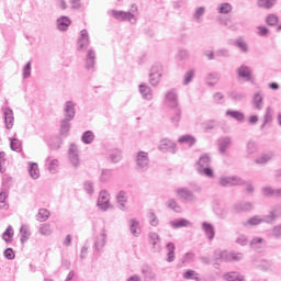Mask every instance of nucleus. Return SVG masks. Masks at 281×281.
Here are the masks:
<instances>
[{"instance_id": "f03ea898", "label": "nucleus", "mask_w": 281, "mask_h": 281, "mask_svg": "<svg viewBox=\"0 0 281 281\" xmlns=\"http://www.w3.org/2000/svg\"><path fill=\"white\" fill-rule=\"evenodd\" d=\"M150 168V158H148V153L138 151L136 154V170L137 172H146Z\"/></svg>"}, {"instance_id": "5fc2aeb1", "label": "nucleus", "mask_w": 281, "mask_h": 281, "mask_svg": "<svg viewBox=\"0 0 281 281\" xmlns=\"http://www.w3.org/2000/svg\"><path fill=\"white\" fill-rule=\"evenodd\" d=\"M196 276H199V273H196V271H194L192 269H189V270L184 271L182 278L184 280H196V281H199L200 279Z\"/></svg>"}, {"instance_id": "338daca9", "label": "nucleus", "mask_w": 281, "mask_h": 281, "mask_svg": "<svg viewBox=\"0 0 281 281\" xmlns=\"http://www.w3.org/2000/svg\"><path fill=\"white\" fill-rule=\"evenodd\" d=\"M49 218V212L47 209H40L37 213V221H47Z\"/></svg>"}, {"instance_id": "09e8293b", "label": "nucleus", "mask_w": 281, "mask_h": 281, "mask_svg": "<svg viewBox=\"0 0 281 281\" xmlns=\"http://www.w3.org/2000/svg\"><path fill=\"white\" fill-rule=\"evenodd\" d=\"M273 122V115L271 114V108H267L266 114L263 116V123L260 126V130L262 131L267 124H271Z\"/></svg>"}, {"instance_id": "c756f323", "label": "nucleus", "mask_w": 281, "mask_h": 281, "mask_svg": "<svg viewBox=\"0 0 281 281\" xmlns=\"http://www.w3.org/2000/svg\"><path fill=\"white\" fill-rule=\"evenodd\" d=\"M223 280L226 281H245V276L240 274L239 272H226L223 274Z\"/></svg>"}, {"instance_id": "9b49d317", "label": "nucleus", "mask_w": 281, "mask_h": 281, "mask_svg": "<svg viewBox=\"0 0 281 281\" xmlns=\"http://www.w3.org/2000/svg\"><path fill=\"white\" fill-rule=\"evenodd\" d=\"M159 150H161V153H171V155H175V153H177V143L168 138L161 139Z\"/></svg>"}, {"instance_id": "aec40b11", "label": "nucleus", "mask_w": 281, "mask_h": 281, "mask_svg": "<svg viewBox=\"0 0 281 281\" xmlns=\"http://www.w3.org/2000/svg\"><path fill=\"white\" fill-rule=\"evenodd\" d=\"M169 225L172 229H181V227H191L192 222L187 218L180 217L178 220L170 221Z\"/></svg>"}, {"instance_id": "e2e57ef3", "label": "nucleus", "mask_w": 281, "mask_h": 281, "mask_svg": "<svg viewBox=\"0 0 281 281\" xmlns=\"http://www.w3.org/2000/svg\"><path fill=\"white\" fill-rule=\"evenodd\" d=\"M274 3L276 0H258L259 8H266V10L273 8Z\"/></svg>"}, {"instance_id": "9d476101", "label": "nucleus", "mask_w": 281, "mask_h": 281, "mask_svg": "<svg viewBox=\"0 0 281 281\" xmlns=\"http://www.w3.org/2000/svg\"><path fill=\"white\" fill-rule=\"evenodd\" d=\"M91 45V40L89 38V32L83 29L80 31V35L78 37V52H82V49H87Z\"/></svg>"}, {"instance_id": "49530a36", "label": "nucleus", "mask_w": 281, "mask_h": 281, "mask_svg": "<svg viewBox=\"0 0 281 281\" xmlns=\"http://www.w3.org/2000/svg\"><path fill=\"white\" fill-rule=\"evenodd\" d=\"M210 155L203 154L200 159L198 160V170L201 168H207L210 167Z\"/></svg>"}, {"instance_id": "4468645a", "label": "nucleus", "mask_w": 281, "mask_h": 281, "mask_svg": "<svg viewBox=\"0 0 281 281\" xmlns=\"http://www.w3.org/2000/svg\"><path fill=\"white\" fill-rule=\"evenodd\" d=\"M76 117V103L74 101H66L64 106V120L71 122Z\"/></svg>"}, {"instance_id": "393cba45", "label": "nucleus", "mask_w": 281, "mask_h": 281, "mask_svg": "<svg viewBox=\"0 0 281 281\" xmlns=\"http://www.w3.org/2000/svg\"><path fill=\"white\" fill-rule=\"evenodd\" d=\"M202 229L209 240H214V237L216 236V231H214V225H212V223L203 222Z\"/></svg>"}, {"instance_id": "1a4fd4ad", "label": "nucleus", "mask_w": 281, "mask_h": 281, "mask_svg": "<svg viewBox=\"0 0 281 281\" xmlns=\"http://www.w3.org/2000/svg\"><path fill=\"white\" fill-rule=\"evenodd\" d=\"M4 126L7 131H10L14 126V111L10 106L2 108Z\"/></svg>"}, {"instance_id": "bb28decb", "label": "nucleus", "mask_w": 281, "mask_h": 281, "mask_svg": "<svg viewBox=\"0 0 281 281\" xmlns=\"http://www.w3.org/2000/svg\"><path fill=\"white\" fill-rule=\"evenodd\" d=\"M20 243L22 245H25V243H27V240H30V236H32V232L30 231V226L23 224L20 227Z\"/></svg>"}, {"instance_id": "6e6d98bb", "label": "nucleus", "mask_w": 281, "mask_h": 281, "mask_svg": "<svg viewBox=\"0 0 281 281\" xmlns=\"http://www.w3.org/2000/svg\"><path fill=\"white\" fill-rule=\"evenodd\" d=\"M149 238H150V243H151L154 249L159 250L160 249V247H159V240H160L159 235L157 233H149Z\"/></svg>"}, {"instance_id": "a19ab883", "label": "nucleus", "mask_w": 281, "mask_h": 281, "mask_svg": "<svg viewBox=\"0 0 281 281\" xmlns=\"http://www.w3.org/2000/svg\"><path fill=\"white\" fill-rule=\"evenodd\" d=\"M167 248V262H175V249H177V247L175 246V243L169 241L166 245Z\"/></svg>"}, {"instance_id": "a878e982", "label": "nucleus", "mask_w": 281, "mask_h": 281, "mask_svg": "<svg viewBox=\"0 0 281 281\" xmlns=\"http://www.w3.org/2000/svg\"><path fill=\"white\" fill-rule=\"evenodd\" d=\"M254 267H257V269H261V271H269L271 269V261L258 258L252 260Z\"/></svg>"}, {"instance_id": "0eeeda50", "label": "nucleus", "mask_w": 281, "mask_h": 281, "mask_svg": "<svg viewBox=\"0 0 281 281\" xmlns=\"http://www.w3.org/2000/svg\"><path fill=\"white\" fill-rule=\"evenodd\" d=\"M247 182L243 180V178L238 176H231V177H222L220 179V186L222 188H227L228 186H246Z\"/></svg>"}, {"instance_id": "6ab92c4d", "label": "nucleus", "mask_w": 281, "mask_h": 281, "mask_svg": "<svg viewBox=\"0 0 281 281\" xmlns=\"http://www.w3.org/2000/svg\"><path fill=\"white\" fill-rule=\"evenodd\" d=\"M56 23L59 32H67V30H69V25H71V19L67 15H61L57 19Z\"/></svg>"}, {"instance_id": "c9c22d12", "label": "nucleus", "mask_w": 281, "mask_h": 281, "mask_svg": "<svg viewBox=\"0 0 281 281\" xmlns=\"http://www.w3.org/2000/svg\"><path fill=\"white\" fill-rule=\"evenodd\" d=\"M94 139H95V134H93V132L90 130L83 132L81 135L82 144H86V145L93 144Z\"/></svg>"}, {"instance_id": "58836bf2", "label": "nucleus", "mask_w": 281, "mask_h": 281, "mask_svg": "<svg viewBox=\"0 0 281 281\" xmlns=\"http://www.w3.org/2000/svg\"><path fill=\"white\" fill-rule=\"evenodd\" d=\"M113 179V169H102L99 181L101 183H106Z\"/></svg>"}, {"instance_id": "ddd939ff", "label": "nucleus", "mask_w": 281, "mask_h": 281, "mask_svg": "<svg viewBox=\"0 0 281 281\" xmlns=\"http://www.w3.org/2000/svg\"><path fill=\"white\" fill-rule=\"evenodd\" d=\"M261 223H267L269 225V221L267 220V215H255L248 218L246 222H243L244 227H256L257 225H261Z\"/></svg>"}, {"instance_id": "774afa93", "label": "nucleus", "mask_w": 281, "mask_h": 281, "mask_svg": "<svg viewBox=\"0 0 281 281\" xmlns=\"http://www.w3.org/2000/svg\"><path fill=\"white\" fill-rule=\"evenodd\" d=\"M278 21H279V19H278V15H276V14H269L266 18V23H267V25H270V26L277 25Z\"/></svg>"}, {"instance_id": "f704fd0d", "label": "nucleus", "mask_w": 281, "mask_h": 281, "mask_svg": "<svg viewBox=\"0 0 281 281\" xmlns=\"http://www.w3.org/2000/svg\"><path fill=\"white\" fill-rule=\"evenodd\" d=\"M178 144H188V146H194L196 138L190 134L182 135L178 138Z\"/></svg>"}, {"instance_id": "79ce46f5", "label": "nucleus", "mask_w": 281, "mask_h": 281, "mask_svg": "<svg viewBox=\"0 0 281 281\" xmlns=\"http://www.w3.org/2000/svg\"><path fill=\"white\" fill-rule=\"evenodd\" d=\"M173 111V114L171 115L170 120L171 123L175 124V126H179V122H181V108H171Z\"/></svg>"}, {"instance_id": "f8f14e48", "label": "nucleus", "mask_w": 281, "mask_h": 281, "mask_svg": "<svg viewBox=\"0 0 281 281\" xmlns=\"http://www.w3.org/2000/svg\"><path fill=\"white\" fill-rule=\"evenodd\" d=\"M165 104L169 109L179 108V100L177 99V92L175 90H169L165 95Z\"/></svg>"}, {"instance_id": "69168bd1", "label": "nucleus", "mask_w": 281, "mask_h": 281, "mask_svg": "<svg viewBox=\"0 0 281 281\" xmlns=\"http://www.w3.org/2000/svg\"><path fill=\"white\" fill-rule=\"evenodd\" d=\"M215 56H217L218 58H229L232 54H229V49L227 48H220L215 52Z\"/></svg>"}, {"instance_id": "3c124183", "label": "nucleus", "mask_w": 281, "mask_h": 281, "mask_svg": "<svg viewBox=\"0 0 281 281\" xmlns=\"http://www.w3.org/2000/svg\"><path fill=\"white\" fill-rule=\"evenodd\" d=\"M231 100H235V102H240V100H245L247 98V94L243 92H238L236 90H233L228 93Z\"/></svg>"}, {"instance_id": "37998d69", "label": "nucleus", "mask_w": 281, "mask_h": 281, "mask_svg": "<svg viewBox=\"0 0 281 281\" xmlns=\"http://www.w3.org/2000/svg\"><path fill=\"white\" fill-rule=\"evenodd\" d=\"M116 201L120 205V210H125L126 207V202L128 201V199L126 198V192L125 191H120L116 195Z\"/></svg>"}, {"instance_id": "dca6fc26", "label": "nucleus", "mask_w": 281, "mask_h": 281, "mask_svg": "<svg viewBox=\"0 0 281 281\" xmlns=\"http://www.w3.org/2000/svg\"><path fill=\"white\" fill-rule=\"evenodd\" d=\"M280 216H281V204H277L269 211V214L266 215V218L268 220V225L276 223V221H278Z\"/></svg>"}, {"instance_id": "473e14b6", "label": "nucleus", "mask_w": 281, "mask_h": 281, "mask_svg": "<svg viewBox=\"0 0 281 281\" xmlns=\"http://www.w3.org/2000/svg\"><path fill=\"white\" fill-rule=\"evenodd\" d=\"M139 93L143 95L144 100H153V90L146 83L139 85Z\"/></svg>"}, {"instance_id": "2f4dec72", "label": "nucleus", "mask_w": 281, "mask_h": 281, "mask_svg": "<svg viewBox=\"0 0 281 281\" xmlns=\"http://www.w3.org/2000/svg\"><path fill=\"white\" fill-rule=\"evenodd\" d=\"M263 196H274V199H281V189H273L271 187H265L262 189Z\"/></svg>"}, {"instance_id": "a211bd4d", "label": "nucleus", "mask_w": 281, "mask_h": 281, "mask_svg": "<svg viewBox=\"0 0 281 281\" xmlns=\"http://www.w3.org/2000/svg\"><path fill=\"white\" fill-rule=\"evenodd\" d=\"M140 273L143 274L144 281H157V274H155L148 265L142 266Z\"/></svg>"}, {"instance_id": "f3484780", "label": "nucleus", "mask_w": 281, "mask_h": 281, "mask_svg": "<svg viewBox=\"0 0 281 281\" xmlns=\"http://www.w3.org/2000/svg\"><path fill=\"white\" fill-rule=\"evenodd\" d=\"M237 76L238 78H243L246 82H250L252 75L251 68L247 65H241L237 68Z\"/></svg>"}, {"instance_id": "4be33fe9", "label": "nucleus", "mask_w": 281, "mask_h": 281, "mask_svg": "<svg viewBox=\"0 0 281 281\" xmlns=\"http://www.w3.org/2000/svg\"><path fill=\"white\" fill-rule=\"evenodd\" d=\"M232 146V137L223 136L218 139V151L220 155H225L227 153V148Z\"/></svg>"}, {"instance_id": "8fccbe9b", "label": "nucleus", "mask_w": 281, "mask_h": 281, "mask_svg": "<svg viewBox=\"0 0 281 281\" xmlns=\"http://www.w3.org/2000/svg\"><path fill=\"white\" fill-rule=\"evenodd\" d=\"M167 207H169V210H172L177 214H180L181 212V205H179V203L175 199H169L167 201Z\"/></svg>"}, {"instance_id": "f257e3e1", "label": "nucleus", "mask_w": 281, "mask_h": 281, "mask_svg": "<svg viewBox=\"0 0 281 281\" xmlns=\"http://www.w3.org/2000/svg\"><path fill=\"white\" fill-rule=\"evenodd\" d=\"M109 16H113L116 21H128L131 25H135L137 23V16L133 14L131 11H117L115 9L108 11Z\"/></svg>"}, {"instance_id": "ea45409f", "label": "nucleus", "mask_w": 281, "mask_h": 281, "mask_svg": "<svg viewBox=\"0 0 281 281\" xmlns=\"http://www.w3.org/2000/svg\"><path fill=\"white\" fill-rule=\"evenodd\" d=\"M29 175L31 179H38V177H41V171L38 170V164L36 162L29 164Z\"/></svg>"}, {"instance_id": "c85d7f7f", "label": "nucleus", "mask_w": 281, "mask_h": 281, "mask_svg": "<svg viewBox=\"0 0 281 281\" xmlns=\"http://www.w3.org/2000/svg\"><path fill=\"white\" fill-rule=\"evenodd\" d=\"M130 232L132 235H134L135 238L139 237V234H142V227L139 226V222L135 218H132L130 221Z\"/></svg>"}, {"instance_id": "052dcab7", "label": "nucleus", "mask_w": 281, "mask_h": 281, "mask_svg": "<svg viewBox=\"0 0 281 281\" xmlns=\"http://www.w3.org/2000/svg\"><path fill=\"white\" fill-rule=\"evenodd\" d=\"M198 172L200 175H204V177H209L210 179H212V177H214V170L211 167H202V168L198 169Z\"/></svg>"}, {"instance_id": "de8ad7c7", "label": "nucleus", "mask_w": 281, "mask_h": 281, "mask_svg": "<svg viewBox=\"0 0 281 281\" xmlns=\"http://www.w3.org/2000/svg\"><path fill=\"white\" fill-rule=\"evenodd\" d=\"M265 243V239L262 237H255L250 241L251 249H255V251H260L262 249V244Z\"/></svg>"}, {"instance_id": "b1692460", "label": "nucleus", "mask_w": 281, "mask_h": 281, "mask_svg": "<svg viewBox=\"0 0 281 281\" xmlns=\"http://www.w3.org/2000/svg\"><path fill=\"white\" fill-rule=\"evenodd\" d=\"M252 106L256 111H262V106H265V97H262V92H256L252 95Z\"/></svg>"}, {"instance_id": "e433bc0d", "label": "nucleus", "mask_w": 281, "mask_h": 281, "mask_svg": "<svg viewBox=\"0 0 281 281\" xmlns=\"http://www.w3.org/2000/svg\"><path fill=\"white\" fill-rule=\"evenodd\" d=\"M226 115L233 117V120H236L237 122H244L245 120V113L238 110H227Z\"/></svg>"}, {"instance_id": "bf43d9fd", "label": "nucleus", "mask_w": 281, "mask_h": 281, "mask_svg": "<svg viewBox=\"0 0 281 281\" xmlns=\"http://www.w3.org/2000/svg\"><path fill=\"white\" fill-rule=\"evenodd\" d=\"M149 225H151V227H157L159 225V218H157V215L155 214L154 210L149 211Z\"/></svg>"}, {"instance_id": "423d86ee", "label": "nucleus", "mask_w": 281, "mask_h": 281, "mask_svg": "<svg viewBox=\"0 0 281 281\" xmlns=\"http://www.w3.org/2000/svg\"><path fill=\"white\" fill-rule=\"evenodd\" d=\"M68 158L72 167L80 168V154L77 144H70L68 149Z\"/></svg>"}, {"instance_id": "cd10ccee", "label": "nucleus", "mask_w": 281, "mask_h": 281, "mask_svg": "<svg viewBox=\"0 0 281 281\" xmlns=\"http://www.w3.org/2000/svg\"><path fill=\"white\" fill-rule=\"evenodd\" d=\"M273 157H276V154L273 151L262 154L260 157H258L255 160V164H257L259 166H265V164H269V161H271L273 159Z\"/></svg>"}, {"instance_id": "72a5a7b5", "label": "nucleus", "mask_w": 281, "mask_h": 281, "mask_svg": "<svg viewBox=\"0 0 281 281\" xmlns=\"http://www.w3.org/2000/svg\"><path fill=\"white\" fill-rule=\"evenodd\" d=\"M9 140L11 150L14 153H21V150H23V143L19 138L11 137Z\"/></svg>"}, {"instance_id": "7c9ffc66", "label": "nucleus", "mask_w": 281, "mask_h": 281, "mask_svg": "<svg viewBox=\"0 0 281 281\" xmlns=\"http://www.w3.org/2000/svg\"><path fill=\"white\" fill-rule=\"evenodd\" d=\"M268 237L273 240H281V223L268 231Z\"/></svg>"}, {"instance_id": "2eb2a0df", "label": "nucleus", "mask_w": 281, "mask_h": 281, "mask_svg": "<svg viewBox=\"0 0 281 281\" xmlns=\"http://www.w3.org/2000/svg\"><path fill=\"white\" fill-rule=\"evenodd\" d=\"M106 160L110 164H120L122 161V149L112 148L106 151Z\"/></svg>"}, {"instance_id": "c03bdc74", "label": "nucleus", "mask_w": 281, "mask_h": 281, "mask_svg": "<svg viewBox=\"0 0 281 281\" xmlns=\"http://www.w3.org/2000/svg\"><path fill=\"white\" fill-rule=\"evenodd\" d=\"M232 10H234V8L229 2H223L217 7L218 14H229Z\"/></svg>"}, {"instance_id": "680f3d73", "label": "nucleus", "mask_w": 281, "mask_h": 281, "mask_svg": "<svg viewBox=\"0 0 281 281\" xmlns=\"http://www.w3.org/2000/svg\"><path fill=\"white\" fill-rule=\"evenodd\" d=\"M46 162L49 164V167H48L49 172H53V175L56 173V170L58 169V159L52 160V158L48 157L46 159Z\"/></svg>"}, {"instance_id": "0e129e2a", "label": "nucleus", "mask_w": 281, "mask_h": 281, "mask_svg": "<svg viewBox=\"0 0 281 281\" xmlns=\"http://www.w3.org/2000/svg\"><path fill=\"white\" fill-rule=\"evenodd\" d=\"M32 76V61H27L23 67V78L27 79Z\"/></svg>"}, {"instance_id": "6e6552de", "label": "nucleus", "mask_w": 281, "mask_h": 281, "mask_svg": "<svg viewBox=\"0 0 281 281\" xmlns=\"http://www.w3.org/2000/svg\"><path fill=\"white\" fill-rule=\"evenodd\" d=\"M176 193L179 199H182V201H186L187 203H195L196 201V195H194V192L190 191L188 188H178Z\"/></svg>"}, {"instance_id": "864d4df0", "label": "nucleus", "mask_w": 281, "mask_h": 281, "mask_svg": "<svg viewBox=\"0 0 281 281\" xmlns=\"http://www.w3.org/2000/svg\"><path fill=\"white\" fill-rule=\"evenodd\" d=\"M195 74H196V71H195L194 69L188 70V71L184 74L182 85H184V86L190 85V82H192V80H194Z\"/></svg>"}, {"instance_id": "39448f33", "label": "nucleus", "mask_w": 281, "mask_h": 281, "mask_svg": "<svg viewBox=\"0 0 281 281\" xmlns=\"http://www.w3.org/2000/svg\"><path fill=\"white\" fill-rule=\"evenodd\" d=\"M254 210V203L249 201H239L233 204L231 212L232 214H243L245 212H251Z\"/></svg>"}, {"instance_id": "412c9836", "label": "nucleus", "mask_w": 281, "mask_h": 281, "mask_svg": "<svg viewBox=\"0 0 281 281\" xmlns=\"http://www.w3.org/2000/svg\"><path fill=\"white\" fill-rule=\"evenodd\" d=\"M95 67V50L93 48L88 49L86 55V69L88 71H92V69Z\"/></svg>"}, {"instance_id": "7ed1b4c3", "label": "nucleus", "mask_w": 281, "mask_h": 281, "mask_svg": "<svg viewBox=\"0 0 281 281\" xmlns=\"http://www.w3.org/2000/svg\"><path fill=\"white\" fill-rule=\"evenodd\" d=\"M161 71H164V67L161 64H154L149 71V85L151 87H157L159 85V80H161Z\"/></svg>"}, {"instance_id": "13d9d810", "label": "nucleus", "mask_w": 281, "mask_h": 281, "mask_svg": "<svg viewBox=\"0 0 281 281\" xmlns=\"http://www.w3.org/2000/svg\"><path fill=\"white\" fill-rule=\"evenodd\" d=\"M216 260H220V262H232V252L223 250L220 252V258H217Z\"/></svg>"}, {"instance_id": "a18cd8bd", "label": "nucleus", "mask_w": 281, "mask_h": 281, "mask_svg": "<svg viewBox=\"0 0 281 281\" xmlns=\"http://www.w3.org/2000/svg\"><path fill=\"white\" fill-rule=\"evenodd\" d=\"M12 238H14V228L9 225L2 234V240H4V243H12Z\"/></svg>"}, {"instance_id": "20e7f679", "label": "nucleus", "mask_w": 281, "mask_h": 281, "mask_svg": "<svg viewBox=\"0 0 281 281\" xmlns=\"http://www.w3.org/2000/svg\"><path fill=\"white\" fill-rule=\"evenodd\" d=\"M97 206L101 212H106L109 207H111V195L108 190H102L99 193V198L97 200Z\"/></svg>"}, {"instance_id": "4d7b16f0", "label": "nucleus", "mask_w": 281, "mask_h": 281, "mask_svg": "<svg viewBox=\"0 0 281 281\" xmlns=\"http://www.w3.org/2000/svg\"><path fill=\"white\" fill-rule=\"evenodd\" d=\"M83 190L85 192H87V194L93 196V192H95L93 182H91V180H87L86 182H83Z\"/></svg>"}, {"instance_id": "4c0bfd02", "label": "nucleus", "mask_w": 281, "mask_h": 281, "mask_svg": "<svg viewBox=\"0 0 281 281\" xmlns=\"http://www.w3.org/2000/svg\"><path fill=\"white\" fill-rule=\"evenodd\" d=\"M71 121L69 120H61L60 122V135L63 137H67V135H69V131H71Z\"/></svg>"}, {"instance_id": "603ef678", "label": "nucleus", "mask_w": 281, "mask_h": 281, "mask_svg": "<svg viewBox=\"0 0 281 281\" xmlns=\"http://www.w3.org/2000/svg\"><path fill=\"white\" fill-rule=\"evenodd\" d=\"M257 151L258 147L256 146V143L254 140H249L246 145L247 157H251V155H255Z\"/></svg>"}, {"instance_id": "5701e85b", "label": "nucleus", "mask_w": 281, "mask_h": 281, "mask_svg": "<svg viewBox=\"0 0 281 281\" xmlns=\"http://www.w3.org/2000/svg\"><path fill=\"white\" fill-rule=\"evenodd\" d=\"M105 245H106V233H101L94 240L93 249H94V251L100 254V251H102V249H104Z\"/></svg>"}]
</instances>
